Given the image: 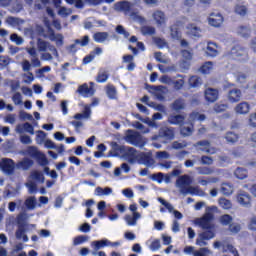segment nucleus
<instances>
[{
	"mask_svg": "<svg viewBox=\"0 0 256 256\" xmlns=\"http://www.w3.org/2000/svg\"><path fill=\"white\" fill-rule=\"evenodd\" d=\"M139 219H141V213L128 214L124 218L128 227H135Z\"/></svg>",
	"mask_w": 256,
	"mask_h": 256,
	"instance_id": "obj_24",
	"label": "nucleus"
},
{
	"mask_svg": "<svg viewBox=\"0 0 256 256\" xmlns=\"http://www.w3.org/2000/svg\"><path fill=\"white\" fill-rule=\"evenodd\" d=\"M93 39L95 43H105L107 39H109V33L108 32H96L93 35Z\"/></svg>",
	"mask_w": 256,
	"mask_h": 256,
	"instance_id": "obj_29",
	"label": "nucleus"
},
{
	"mask_svg": "<svg viewBox=\"0 0 256 256\" xmlns=\"http://www.w3.org/2000/svg\"><path fill=\"white\" fill-rule=\"evenodd\" d=\"M205 119V114H200L199 112H192L189 116L190 123H193V121H205Z\"/></svg>",
	"mask_w": 256,
	"mask_h": 256,
	"instance_id": "obj_43",
	"label": "nucleus"
},
{
	"mask_svg": "<svg viewBox=\"0 0 256 256\" xmlns=\"http://www.w3.org/2000/svg\"><path fill=\"white\" fill-rule=\"evenodd\" d=\"M133 4H131L128 1H121L114 5L115 11H120L121 13H124V15H129V13L132 11Z\"/></svg>",
	"mask_w": 256,
	"mask_h": 256,
	"instance_id": "obj_13",
	"label": "nucleus"
},
{
	"mask_svg": "<svg viewBox=\"0 0 256 256\" xmlns=\"http://www.w3.org/2000/svg\"><path fill=\"white\" fill-rule=\"evenodd\" d=\"M37 47L40 53H47V51H50V53H52L54 57H59V52H57V48L41 38H38L37 40Z\"/></svg>",
	"mask_w": 256,
	"mask_h": 256,
	"instance_id": "obj_6",
	"label": "nucleus"
},
{
	"mask_svg": "<svg viewBox=\"0 0 256 256\" xmlns=\"http://www.w3.org/2000/svg\"><path fill=\"white\" fill-rule=\"evenodd\" d=\"M33 167V160L30 158H24L16 164V169H22V171H29Z\"/></svg>",
	"mask_w": 256,
	"mask_h": 256,
	"instance_id": "obj_26",
	"label": "nucleus"
},
{
	"mask_svg": "<svg viewBox=\"0 0 256 256\" xmlns=\"http://www.w3.org/2000/svg\"><path fill=\"white\" fill-rule=\"evenodd\" d=\"M230 56L240 63H247V61H249V52H247L246 48L241 46L233 47L230 51Z\"/></svg>",
	"mask_w": 256,
	"mask_h": 256,
	"instance_id": "obj_5",
	"label": "nucleus"
},
{
	"mask_svg": "<svg viewBox=\"0 0 256 256\" xmlns=\"http://www.w3.org/2000/svg\"><path fill=\"white\" fill-rule=\"evenodd\" d=\"M25 186L27 187L30 195H35V193H37V184L35 182L29 181L25 184Z\"/></svg>",
	"mask_w": 256,
	"mask_h": 256,
	"instance_id": "obj_58",
	"label": "nucleus"
},
{
	"mask_svg": "<svg viewBox=\"0 0 256 256\" xmlns=\"http://www.w3.org/2000/svg\"><path fill=\"white\" fill-rule=\"evenodd\" d=\"M48 39L50 41L56 42V47H63V35L62 34H55V32L51 31Z\"/></svg>",
	"mask_w": 256,
	"mask_h": 256,
	"instance_id": "obj_28",
	"label": "nucleus"
},
{
	"mask_svg": "<svg viewBox=\"0 0 256 256\" xmlns=\"http://www.w3.org/2000/svg\"><path fill=\"white\" fill-rule=\"evenodd\" d=\"M87 241H89V236L79 235L73 239V245L77 247V245H83V243H87Z\"/></svg>",
	"mask_w": 256,
	"mask_h": 256,
	"instance_id": "obj_46",
	"label": "nucleus"
},
{
	"mask_svg": "<svg viewBox=\"0 0 256 256\" xmlns=\"http://www.w3.org/2000/svg\"><path fill=\"white\" fill-rule=\"evenodd\" d=\"M225 139L227 143H231L233 145L234 143H237L239 141V135L234 132H227L225 135Z\"/></svg>",
	"mask_w": 256,
	"mask_h": 256,
	"instance_id": "obj_39",
	"label": "nucleus"
},
{
	"mask_svg": "<svg viewBox=\"0 0 256 256\" xmlns=\"http://www.w3.org/2000/svg\"><path fill=\"white\" fill-rule=\"evenodd\" d=\"M109 79V74L105 70H100L98 72V75L96 77L97 83H107V80Z\"/></svg>",
	"mask_w": 256,
	"mask_h": 256,
	"instance_id": "obj_37",
	"label": "nucleus"
},
{
	"mask_svg": "<svg viewBox=\"0 0 256 256\" xmlns=\"http://www.w3.org/2000/svg\"><path fill=\"white\" fill-rule=\"evenodd\" d=\"M205 99L208 103H215L219 99V91L213 88L206 89Z\"/></svg>",
	"mask_w": 256,
	"mask_h": 256,
	"instance_id": "obj_18",
	"label": "nucleus"
},
{
	"mask_svg": "<svg viewBox=\"0 0 256 256\" xmlns=\"http://www.w3.org/2000/svg\"><path fill=\"white\" fill-rule=\"evenodd\" d=\"M76 93H78L80 97L89 99V97H93V95H95V89H93V87H89V84L84 83L78 86Z\"/></svg>",
	"mask_w": 256,
	"mask_h": 256,
	"instance_id": "obj_11",
	"label": "nucleus"
},
{
	"mask_svg": "<svg viewBox=\"0 0 256 256\" xmlns=\"http://www.w3.org/2000/svg\"><path fill=\"white\" fill-rule=\"evenodd\" d=\"M211 221H213V214L211 213H207L202 218L195 220V225H198V227L204 230L197 236L196 245H198V247H207L209 245L208 241L215 239V231H213Z\"/></svg>",
	"mask_w": 256,
	"mask_h": 256,
	"instance_id": "obj_1",
	"label": "nucleus"
},
{
	"mask_svg": "<svg viewBox=\"0 0 256 256\" xmlns=\"http://www.w3.org/2000/svg\"><path fill=\"white\" fill-rule=\"evenodd\" d=\"M89 41V36H83L81 39L74 40V43L68 46L67 49L70 53H77L79 50L77 45H79V47H87L89 45Z\"/></svg>",
	"mask_w": 256,
	"mask_h": 256,
	"instance_id": "obj_10",
	"label": "nucleus"
},
{
	"mask_svg": "<svg viewBox=\"0 0 256 256\" xmlns=\"http://www.w3.org/2000/svg\"><path fill=\"white\" fill-rule=\"evenodd\" d=\"M16 238L22 239L24 243H27V241H29V238L25 235V230L23 228H19L16 231Z\"/></svg>",
	"mask_w": 256,
	"mask_h": 256,
	"instance_id": "obj_62",
	"label": "nucleus"
},
{
	"mask_svg": "<svg viewBox=\"0 0 256 256\" xmlns=\"http://www.w3.org/2000/svg\"><path fill=\"white\" fill-rule=\"evenodd\" d=\"M220 223L225 226L231 225V223H233V217H231L229 214L222 215L220 217Z\"/></svg>",
	"mask_w": 256,
	"mask_h": 256,
	"instance_id": "obj_60",
	"label": "nucleus"
},
{
	"mask_svg": "<svg viewBox=\"0 0 256 256\" xmlns=\"http://www.w3.org/2000/svg\"><path fill=\"white\" fill-rule=\"evenodd\" d=\"M223 253H232L234 256H239V252L233 245L224 243V246L222 248Z\"/></svg>",
	"mask_w": 256,
	"mask_h": 256,
	"instance_id": "obj_40",
	"label": "nucleus"
},
{
	"mask_svg": "<svg viewBox=\"0 0 256 256\" xmlns=\"http://www.w3.org/2000/svg\"><path fill=\"white\" fill-rule=\"evenodd\" d=\"M234 11H235V13L237 15H240V17H245V15H247V6L241 5V4H237L235 6Z\"/></svg>",
	"mask_w": 256,
	"mask_h": 256,
	"instance_id": "obj_52",
	"label": "nucleus"
},
{
	"mask_svg": "<svg viewBox=\"0 0 256 256\" xmlns=\"http://www.w3.org/2000/svg\"><path fill=\"white\" fill-rule=\"evenodd\" d=\"M15 162L11 158H2L0 168L5 175H13L15 173Z\"/></svg>",
	"mask_w": 256,
	"mask_h": 256,
	"instance_id": "obj_9",
	"label": "nucleus"
},
{
	"mask_svg": "<svg viewBox=\"0 0 256 256\" xmlns=\"http://www.w3.org/2000/svg\"><path fill=\"white\" fill-rule=\"evenodd\" d=\"M200 71L203 73V75H209V73L213 71V62L204 63L200 68Z\"/></svg>",
	"mask_w": 256,
	"mask_h": 256,
	"instance_id": "obj_51",
	"label": "nucleus"
},
{
	"mask_svg": "<svg viewBox=\"0 0 256 256\" xmlns=\"http://www.w3.org/2000/svg\"><path fill=\"white\" fill-rule=\"evenodd\" d=\"M142 35H155V28L153 26H144L141 28Z\"/></svg>",
	"mask_w": 256,
	"mask_h": 256,
	"instance_id": "obj_64",
	"label": "nucleus"
},
{
	"mask_svg": "<svg viewBox=\"0 0 256 256\" xmlns=\"http://www.w3.org/2000/svg\"><path fill=\"white\" fill-rule=\"evenodd\" d=\"M238 35H241V37L247 38L251 36V27L249 26H240L237 29Z\"/></svg>",
	"mask_w": 256,
	"mask_h": 256,
	"instance_id": "obj_33",
	"label": "nucleus"
},
{
	"mask_svg": "<svg viewBox=\"0 0 256 256\" xmlns=\"http://www.w3.org/2000/svg\"><path fill=\"white\" fill-rule=\"evenodd\" d=\"M124 141H126V143H129V145L139 147L140 149H143V147H145L146 145L145 140H143V136H141L139 132H133L131 130L128 131V134L125 136Z\"/></svg>",
	"mask_w": 256,
	"mask_h": 256,
	"instance_id": "obj_4",
	"label": "nucleus"
},
{
	"mask_svg": "<svg viewBox=\"0 0 256 256\" xmlns=\"http://www.w3.org/2000/svg\"><path fill=\"white\" fill-rule=\"evenodd\" d=\"M237 202L242 207L249 208L251 207V196L245 191H240L237 195Z\"/></svg>",
	"mask_w": 256,
	"mask_h": 256,
	"instance_id": "obj_14",
	"label": "nucleus"
},
{
	"mask_svg": "<svg viewBox=\"0 0 256 256\" xmlns=\"http://www.w3.org/2000/svg\"><path fill=\"white\" fill-rule=\"evenodd\" d=\"M234 175L237 179L243 180V179H247V169L244 168H237L234 171Z\"/></svg>",
	"mask_w": 256,
	"mask_h": 256,
	"instance_id": "obj_50",
	"label": "nucleus"
},
{
	"mask_svg": "<svg viewBox=\"0 0 256 256\" xmlns=\"http://www.w3.org/2000/svg\"><path fill=\"white\" fill-rule=\"evenodd\" d=\"M208 23L211 27H221L223 24V16L219 12H213L208 18Z\"/></svg>",
	"mask_w": 256,
	"mask_h": 256,
	"instance_id": "obj_15",
	"label": "nucleus"
},
{
	"mask_svg": "<svg viewBox=\"0 0 256 256\" xmlns=\"http://www.w3.org/2000/svg\"><path fill=\"white\" fill-rule=\"evenodd\" d=\"M40 153L41 151H39V148L36 146H29L26 149V155H29V157H32V159H35Z\"/></svg>",
	"mask_w": 256,
	"mask_h": 256,
	"instance_id": "obj_38",
	"label": "nucleus"
},
{
	"mask_svg": "<svg viewBox=\"0 0 256 256\" xmlns=\"http://www.w3.org/2000/svg\"><path fill=\"white\" fill-rule=\"evenodd\" d=\"M192 184L193 178L187 174H184L178 177L175 187L179 189V193L184 197H187V195H199V190L191 186Z\"/></svg>",
	"mask_w": 256,
	"mask_h": 256,
	"instance_id": "obj_2",
	"label": "nucleus"
},
{
	"mask_svg": "<svg viewBox=\"0 0 256 256\" xmlns=\"http://www.w3.org/2000/svg\"><path fill=\"white\" fill-rule=\"evenodd\" d=\"M241 97H243V94L241 90L237 88H233L228 92V101H230V103H239Z\"/></svg>",
	"mask_w": 256,
	"mask_h": 256,
	"instance_id": "obj_22",
	"label": "nucleus"
},
{
	"mask_svg": "<svg viewBox=\"0 0 256 256\" xmlns=\"http://www.w3.org/2000/svg\"><path fill=\"white\" fill-rule=\"evenodd\" d=\"M202 248H200L199 250H196V252H194V256H207V255H213V251H211L209 248L205 247V246H200Z\"/></svg>",
	"mask_w": 256,
	"mask_h": 256,
	"instance_id": "obj_47",
	"label": "nucleus"
},
{
	"mask_svg": "<svg viewBox=\"0 0 256 256\" xmlns=\"http://www.w3.org/2000/svg\"><path fill=\"white\" fill-rule=\"evenodd\" d=\"M6 23H7L8 25H11V27H17V25H20L21 19L16 18V17H13V16H9V17L6 19Z\"/></svg>",
	"mask_w": 256,
	"mask_h": 256,
	"instance_id": "obj_61",
	"label": "nucleus"
},
{
	"mask_svg": "<svg viewBox=\"0 0 256 256\" xmlns=\"http://www.w3.org/2000/svg\"><path fill=\"white\" fill-rule=\"evenodd\" d=\"M220 191L222 193V195H232L233 193V185H231L230 183H223L221 185Z\"/></svg>",
	"mask_w": 256,
	"mask_h": 256,
	"instance_id": "obj_32",
	"label": "nucleus"
},
{
	"mask_svg": "<svg viewBox=\"0 0 256 256\" xmlns=\"http://www.w3.org/2000/svg\"><path fill=\"white\" fill-rule=\"evenodd\" d=\"M196 170L198 171V175H213L214 173L213 168L209 167H197Z\"/></svg>",
	"mask_w": 256,
	"mask_h": 256,
	"instance_id": "obj_57",
	"label": "nucleus"
},
{
	"mask_svg": "<svg viewBox=\"0 0 256 256\" xmlns=\"http://www.w3.org/2000/svg\"><path fill=\"white\" fill-rule=\"evenodd\" d=\"M160 137L164 139H169L170 141L175 139V128L173 127L160 128Z\"/></svg>",
	"mask_w": 256,
	"mask_h": 256,
	"instance_id": "obj_19",
	"label": "nucleus"
},
{
	"mask_svg": "<svg viewBox=\"0 0 256 256\" xmlns=\"http://www.w3.org/2000/svg\"><path fill=\"white\" fill-rule=\"evenodd\" d=\"M30 178L33 179V181H38L39 183H45V176L40 171L31 172Z\"/></svg>",
	"mask_w": 256,
	"mask_h": 256,
	"instance_id": "obj_36",
	"label": "nucleus"
},
{
	"mask_svg": "<svg viewBox=\"0 0 256 256\" xmlns=\"http://www.w3.org/2000/svg\"><path fill=\"white\" fill-rule=\"evenodd\" d=\"M47 137V133H45L44 131L42 130H38L36 132V143L37 145H43V143H45V139Z\"/></svg>",
	"mask_w": 256,
	"mask_h": 256,
	"instance_id": "obj_44",
	"label": "nucleus"
},
{
	"mask_svg": "<svg viewBox=\"0 0 256 256\" xmlns=\"http://www.w3.org/2000/svg\"><path fill=\"white\" fill-rule=\"evenodd\" d=\"M180 133L183 137H190V135H193V124L190 126H182Z\"/></svg>",
	"mask_w": 256,
	"mask_h": 256,
	"instance_id": "obj_49",
	"label": "nucleus"
},
{
	"mask_svg": "<svg viewBox=\"0 0 256 256\" xmlns=\"http://www.w3.org/2000/svg\"><path fill=\"white\" fill-rule=\"evenodd\" d=\"M12 101L16 106L23 105V95L21 92H14L12 95Z\"/></svg>",
	"mask_w": 256,
	"mask_h": 256,
	"instance_id": "obj_48",
	"label": "nucleus"
},
{
	"mask_svg": "<svg viewBox=\"0 0 256 256\" xmlns=\"http://www.w3.org/2000/svg\"><path fill=\"white\" fill-rule=\"evenodd\" d=\"M111 147L116 153L122 155L124 161L130 163V165H134L137 163V159L139 157V152L137 149L125 145H119L117 142H112Z\"/></svg>",
	"mask_w": 256,
	"mask_h": 256,
	"instance_id": "obj_3",
	"label": "nucleus"
},
{
	"mask_svg": "<svg viewBox=\"0 0 256 256\" xmlns=\"http://www.w3.org/2000/svg\"><path fill=\"white\" fill-rule=\"evenodd\" d=\"M234 110L237 115H247L251 110V105H249V102H240L236 105Z\"/></svg>",
	"mask_w": 256,
	"mask_h": 256,
	"instance_id": "obj_21",
	"label": "nucleus"
},
{
	"mask_svg": "<svg viewBox=\"0 0 256 256\" xmlns=\"http://www.w3.org/2000/svg\"><path fill=\"white\" fill-rule=\"evenodd\" d=\"M24 205L28 211H35L37 209V198L35 196L26 198Z\"/></svg>",
	"mask_w": 256,
	"mask_h": 256,
	"instance_id": "obj_27",
	"label": "nucleus"
},
{
	"mask_svg": "<svg viewBox=\"0 0 256 256\" xmlns=\"http://www.w3.org/2000/svg\"><path fill=\"white\" fill-rule=\"evenodd\" d=\"M158 202L161 203V205H163V207H165V209H167L169 213H173V211H175V208L173 207V205L167 202L162 197L158 198Z\"/></svg>",
	"mask_w": 256,
	"mask_h": 256,
	"instance_id": "obj_56",
	"label": "nucleus"
},
{
	"mask_svg": "<svg viewBox=\"0 0 256 256\" xmlns=\"http://www.w3.org/2000/svg\"><path fill=\"white\" fill-rule=\"evenodd\" d=\"M106 95L108 99H111V100L117 99V88H115L113 84H108L106 86Z\"/></svg>",
	"mask_w": 256,
	"mask_h": 256,
	"instance_id": "obj_30",
	"label": "nucleus"
},
{
	"mask_svg": "<svg viewBox=\"0 0 256 256\" xmlns=\"http://www.w3.org/2000/svg\"><path fill=\"white\" fill-rule=\"evenodd\" d=\"M76 121H81L83 119H91V106L85 105L82 113H77L73 116Z\"/></svg>",
	"mask_w": 256,
	"mask_h": 256,
	"instance_id": "obj_23",
	"label": "nucleus"
},
{
	"mask_svg": "<svg viewBox=\"0 0 256 256\" xmlns=\"http://www.w3.org/2000/svg\"><path fill=\"white\" fill-rule=\"evenodd\" d=\"M153 20L155 21L157 27H163L167 23V16H165V13L161 10H156L152 14Z\"/></svg>",
	"mask_w": 256,
	"mask_h": 256,
	"instance_id": "obj_16",
	"label": "nucleus"
},
{
	"mask_svg": "<svg viewBox=\"0 0 256 256\" xmlns=\"http://www.w3.org/2000/svg\"><path fill=\"white\" fill-rule=\"evenodd\" d=\"M205 53L207 57H217L219 55V46L215 42H208Z\"/></svg>",
	"mask_w": 256,
	"mask_h": 256,
	"instance_id": "obj_20",
	"label": "nucleus"
},
{
	"mask_svg": "<svg viewBox=\"0 0 256 256\" xmlns=\"http://www.w3.org/2000/svg\"><path fill=\"white\" fill-rule=\"evenodd\" d=\"M168 123H170V125H179L180 127H183L185 124V116L181 114H171L168 117Z\"/></svg>",
	"mask_w": 256,
	"mask_h": 256,
	"instance_id": "obj_17",
	"label": "nucleus"
},
{
	"mask_svg": "<svg viewBox=\"0 0 256 256\" xmlns=\"http://www.w3.org/2000/svg\"><path fill=\"white\" fill-rule=\"evenodd\" d=\"M128 17H130V19H132V21H135L136 23H145V19L141 15H139V13L133 12V10L130 11Z\"/></svg>",
	"mask_w": 256,
	"mask_h": 256,
	"instance_id": "obj_45",
	"label": "nucleus"
},
{
	"mask_svg": "<svg viewBox=\"0 0 256 256\" xmlns=\"http://www.w3.org/2000/svg\"><path fill=\"white\" fill-rule=\"evenodd\" d=\"M10 41H12V43H15V45H23V43H25L23 37L15 33L10 36Z\"/></svg>",
	"mask_w": 256,
	"mask_h": 256,
	"instance_id": "obj_59",
	"label": "nucleus"
},
{
	"mask_svg": "<svg viewBox=\"0 0 256 256\" xmlns=\"http://www.w3.org/2000/svg\"><path fill=\"white\" fill-rule=\"evenodd\" d=\"M189 87H192V89H197V87H201V78L198 76H191L188 80Z\"/></svg>",
	"mask_w": 256,
	"mask_h": 256,
	"instance_id": "obj_34",
	"label": "nucleus"
},
{
	"mask_svg": "<svg viewBox=\"0 0 256 256\" xmlns=\"http://www.w3.org/2000/svg\"><path fill=\"white\" fill-rule=\"evenodd\" d=\"M91 245L92 247H94L95 251H99V249H103V247H107V239L93 241Z\"/></svg>",
	"mask_w": 256,
	"mask_h": 256,
	"instance_id": "obj_42",
	"label": "nucleus"
},
{
	"mask_svg": "<svg viewBox=\"0 0 256 256\" xmlns=\"http://www.w3.org/2000/svg\"><path fill=\"white\" fill-rule=\"evenodd\" d=\"M58 8V15H60V17H69V15L73 13V10H71V8H67L65 6H60Z\"/></svg>",
	"mask_w": 256,
	"mask_h": 256,
	"instance_id": "obj_53",
	"label": "nucleus"
},
{
	"mask_svg": "<svg viewBox=\"0 0 256 256\" xmlns=\"http://www.w3.org/2000/svg\"><path fill=\"white\" fill-rule=\"evenodd\" d=\"M158 202L161 203V205H163V207H165V209H167L169 213H173V211H175V208L173 207V205L167 202L162 197L158 198Z\"/></svg>",
	"mask_w": 256,
	"mask_h": 256,
	"instance_id": "obj_55",
	"label": "nucleus"
},
{
	"mask_svg": "<svg viewBox=\"0 0 256 256\" xmlns=\"http://www.w3.org/2000/svg\"><path fill=\"white\" fill-rule=\"evenodd\" d=\"M11 65V58L8 56H0V71L7 69Z\"/></svg>",
	"mask_w": 256,
	"mask_h": 256,
	"instance_id": "obj_41",
	"label": "nucleus"
},
{
	"mask_svg": "<svg viewBox=\"0 0 256 256\" xmlns=\"http://www.w3.org/2000/svg\"><path fill=\"white\" fill-rule=\"evenodd\" d=\"M173 111H183L185 109V99L178 98L172 103Z\"/></svg>",
	"mask_w": 256,
	"mask_h": 256,
	"instance_id": "obj_31",
	"label": "nucleus"
},
{
	"mask_svg": "<svg viewBox=\"0 0 256 256\" xmlns=\"http://www.w3.org/2000/svg\"><path fill=\"white\" fill-rule=\"evenodd\" d=\"M194 147L197 149V151H202L208 155H215L217 153V149L211 146V142H209V140L198 141L196 144H194Z\"/></svg>",
	"mask_w": 256,
	"mask_h": 256,
	"instance_id": "obj_8",
	"label": "nucleus"
},
{
	"mask_svg": "<svg viewBox=\"0 0 256 256\" xmlns=\"http://www.w3.org/2000/svg\"><path fill=\"white\" fill-rule=\"evenodd\" d=\"M153 91L154 97L158 99V101H165V95L169 93V90L165 86H152L151 87Z\"/></svg>",
	"mask_w": 256,
	"mask_h": 256,
	"instance_id": "obj_12",
	"label": "nucleus"
},
{
	"mask_svg": "<svg viewBox=\"0 0 256 256\" xmlns=\"http://www.w3.org/2000/svg\"><path fill=\"white\" fill-rule=\"evenodd\" d=\"M34 159L41 167H46V165H49V160H47V156H45L43 152H40Z\"/></svg>",
	"mask_w": 256,
	"mask_h": 256,
	"instance_id": "obj_35",
	"label": "nucleus"
},
{
	"mask_svg": "<svg viewBox=\"0 0 256 256\" xmlns=\"http://www.w3.org/2000/svg\"><path fill=\"white\" fill-rule=\"evenodd\" d=\"M219 205L220 207H222V209H226V210L231 209V207L233 206L231 202L227 200V198H220Z\"/></svg>",
	"mask_w": 256,
	"mask_h": 256,
	"instance_id": "obj_63",
	"label": "nucleus"
},
{
	"mask_svg": "<svg viewBox=\"0 0 256 256\" xmlns=\"http://www.w3.org/2000/svg\"><path fill=\"white\" fill-rule=\"evenodd\" d=\"M94 195L97 197H109V195H113V188L105 187L102 188L100 186L96 187Z\"/></svg>",
	"mask_w": 256,
	"mask_h": 256,
	"instance_id": "obj_25",
	"label": "nucleus"
},
{
	"mask_svg": "<svg viewBox=\"0 0 256 256\" xmlns=\"http://www.w3.org/2000/svg\"><path fill=\"white\" fill-rule=\"evenodd\" d=\"M148 248L150 249V251H152L154 253H155V251H159V249H161V240H159V239L153 240L149 244Z\"/></svg>",
	"mask_w": 256,
	"mask_h": 256,
	"instance_id": "obj_54",
	"label": "nucleus"
},
{
	"mask_svg": "<svg viewBox=\"0 0 256 256\" xmlns=\"http://www.w3.org/2000/svg\"><path fill=\"white\" fill-rule=\"evenodd\" d=\"M139 165H145V167H153L155 165V159H153V153L151 152H140L136 160Z\"/></svg>",
	"mask_w": 256,
	"mask_h": 256,
	"instance_id": "obj_7",
	"label": "nucleus"
}]
</instances>
